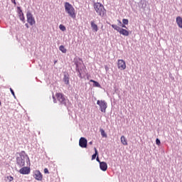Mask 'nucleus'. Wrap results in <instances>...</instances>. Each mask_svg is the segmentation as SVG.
<instances>
[{
  "instance_id": "obj_3",
  "label": "nucleus",
  "mask_w": 182,
  "mask_h": 182,
  "mask_svg": "<svg viewBox=\"0 0 182 182\" xmlns=\"http://www.w3.org/2000/svg\"><path fill=\"white\" fill-rule=\"evenodd\" d=\"M94 8L100 16H105V15H106V9H105L103 4L100 3H95Z\"/></svg>"
},
{
  "instance_id": "obj_12",
  "label": "nucleus",
  "mask_w": 182,
  "mask_h": 182,
  "mask_svg": "<svg viewBox=\"0 0 182 182\" xmlns=\"http://www.w3.org/2000/svg\"><path fill=\"white\" fill-rule=\"evenodd\" d=\"M82 62L83 60L80 58H74V63L75 65V68H80V65H82Z\"/></svg>"
},
{
  "instance_id": "obj_23",
  "label": "nucleus",
  "mask_w": 182,
  "mask_h": 182,
  "mask_svg": "<svg viewBox=\"0 0 182 182\" xmlns=\"http://www.w3.org/2000/svg\"><path fill=\"white\" fill-rule=\"evenodd\" d=\"M59 29H60L62 32H65V31H66V26H65L63 24H60Z\"/></svg>"
},
{
  "instance_id": "obj_16",
  "label": "nucleus",
  "mask_w": 182,
  "mask_h": 182,
  "mask_svg": "<svg viewBox=\"0 0 182 182\" xmlns=\"http://www.w3.org/2000/svg\"><path fill=\"white\" fill-rule=\"evenodd\" d=\"M94 150H95V154H93L92 155L91 160H95L97 159V156H99V151H97V149H96V147H95Z\"/></svg>"
},
{
  "instance_id": "obj_41",
  "label": "nucleus",
  "mask_w": 182,
  "mask_h": 182,
  "mask_svg": "<svg viewBox=\"0 0 182 182\" xmlns=\"http://www.w3.org/2000/svg\"><path fill=\"white\" fill-rule=\"evenodd\" d=\"M88 144H90V146H92V144H93V141H90L89 143H88Z\"/></svg>"
},
{
  "instance_id": "obj_11",
  "label": "nucleus",
  "mask_w": 182,
  "mask_h": 182,
  "mask_svg": "<svg viewBox=\"0 0 182 182\" xmlns=\"http://www.w3.org/2000/svg\"><path fill=\"white\" fill-rule=\"evenodd\" d=\"M26 17H27V21L29 23H35V18L33 17V15H32L31 12L29 11L27 12Z\"/></svg>"
},
{
  "instance_id": "obj_10",
  "label": "nucleus",
  "mask_w": 182,
  "mask_h": 182,
  "mask_svg": "<svg viewBox=\"0 0 182 182\" xmlns=\"http://www.w3.org/2000/svg\"><path fill=\"white\" fill-rule=\"evenodd\" d=\"M16 164L21 168L25 166V158L16 157Z\"/></svg>"
},
{
  "instance_id": "obj_35",
  "label": "nucleus",
  "mask_w": 182,
  "mask_h": 182,
  "mask_svg": "<svg viewBox=\"0 0 182 182\" xmlns=\"http://www.w3.org/2000/svg\"><path fill=\"white\" fill-rule=\"evenodd\" d=\"M53 103H58V100H56V97L53 95Z\"/></svg>"
},
{
  "instance_id": "obj_2",
  "label": "nucleus",
  "mask_w": 182,
  "mask_h": 182,
  "mask_svg": "<svg viewBox=\"0 0 182 182\" xmlns=\"http://www.w3.org/2000/svg\"><path fill=\"white\" fill-rule=\"evenodd\" d=\"M65 12L68 14L70 18H73V19H75V18H76V10H75L73 6H72V4H70L69 2L65 3Z\"/></svg>"
},
{
  "instance_id": "obj_13",
  "label": "nucleus",
  "mask_w": 182,
  "mask_h": 182,
  "mask_svg": "<svg viewBox=\"0 0 182 182\" xmlns=\"http://www.w3.org/2000/svg\"><path fill=\"white\" fill-rule=\"evenodd\" d=\"M100 168L102 171H106L107 170V163L105 161L100 162Z\"/></svg>"
},
{
  "instance_id": "obj_32",
  "label": "nucleus",
  "mask_w": 182,
  "mask_h": 182,
  "mask_svg": "<svg viewBox=\"0 0 182 182\" xmlns=\"http://www.w3.org/2000/svg\"><path fill=\"white\" fill-rule=\"evenodd\" d=\"M44 173L45 174H49V169H48V168H44Z\"/></svg>"
},
{
  "instance_id": "obj_31",
  "label": "nucleus",
  "mask_w": 182,
  "mask_h": 182,
  "mask_svg": "<svg viewBox=\"0 0 182 182\" xmlns=\"http://www.w3.org/2000/svg\"><path fill=\"white\" fill-rule=\"evenodd\" d=\"M75 70L77 72V73H79V72L82 70V68H80V67H75Z\"/></svg>"
},
{
  "instance_id": "obj_37",
  "label": "nucleus",
  "mask_w": 182,
  "mask_h": 182,
  "mask_svg": "<svg viewBox=\"0 0 182 182\" xmlns=\"http://www.w3.org/2000/svg\"><path fill=\"white\" fill-rule=\"evenodd\" d=\"M27 28H29V23L25 24ZM31 26H33V23H30Z\"/></svg>"
},
{
  "instance_id": "obj_38",
  "label": "nucleus",
  "mask_w": 182,
  "mask_h": 182,
  "mask_svg": "<svg viewBox=\"0 0 182 182\" xmlns=\"http://www.w3.org/2000/svg\"><path fill=\"white\" fill-rule=\"evenodd\" d=\"M105 69L106 72L109 71V66L105 65Z\"/></svg>"
},
{
  "instance_id": "obj_26",
  "label": "nucleus",
  "mask_w": 182,
  "mask_h": 182,
  "mask_svg": "<svg viewBox=\"0 0 182 182\" xmlns=\"http://www.w3.org/2000/svg\"><path fill=\"white\" fill-rule=\"evenodd\" d=\"M10 92H11L12 96H14V99H16V95H15V91H14V89L10 87Z\"/></svg>"
},
{
  "instance_id": "obj_29",
  "label": "nucleus",
  "mask_w": 182,
  "mask_h": 182,
  "mask_svg": "<svg viewBox=\"0 0 182 182\" xmlns=\"http://www.w3.org/2000/svg\"><path fill=\"white\" fill-rule=\"evenodd\" d=\"M6 178L7 180H9V182L14 181V178H13V176H7L6 177Z\"/></svg>"
},
{
  "instance_id": "obj_17",
  "label": "nucleus",
  "mask_w": 182,
  "mask_h": 182,
  "mask_svg": "<svg viewBox=\"0 0 182 182\" xmlns=\"http://www.w3.org/2000/svg\"><path fill=\"white\" fill-rule=\"evenodd\" d=\"M121 143L124 145V146H127V139H126V137L124 136H121Z\"/></svg>"
},
{
  "instance_id": "obj_6",
  "label": "nucleus",
  "mask_w": 182,
  "mask_h": 182,
  "mask_svg": "<svg viewBox=\"0 0 182 182\" xmlns=\"http://www.w3.org/2000/svg\"><path fill=\"white\" fill-rule=\"evenodd\" d=\"M79 146L82 149L87 148V139L83 136H82L79 140Z\"/></svg>"
},
{
  "instance_id": "obj_24",
  "label": "nucleus",
  "mask_w": 182,
  "mask_h": 182,
  "mask_svg": "<svg viewBox=\"0 0 182 182\" xmlns=\"http://www.w3.org/2000/svg\"><path fill=\"white\" fill-rule=\"evenodd\" d=\"M17 9H18L19 16H23V13L22 12V10L21 9V7H17Z\"/></svg>"
},
{
  "instance_id": "obj_1",
  "label": "nucleus",
  "mask_w": 182,
  "mask_h": 182,
  "mask_svg": "<svg viewBox=\"0 0 182 182\" xmlns=\"http://www.w3.org/2000/svg\"><path fill=\"white\" fill-rule=\"evenodd\" d=\"M55 97L58 100V102H60V105H62L63 106H65V107H68L69 100L68 99V97L65 95V94L62 92H56L55 93Z\"/></svg>"
},
{
  "instance_id": "obj_42",
  "label": "nucleus",
  "mask_w": 182,
  "mask_h": 182,
  "mask_svg": "<svg viewBox=\"0 0 182 182\" xmlns=\"http://www.w3.org/2000/svg\"><path fill=\"white\" fill-rule=\"evenodd\" d=\"M56 63H58V60L54 61V65H56Z\"/></svg>"
},
{
  "instance_id": "obj_7",
  "label": "nucleus",
  "mask_w": 182,
  "mask_h": 182,
  "mask_svg": "<svg viewBox=\"0 0 182 182\" xmlns=\"http://www.w3.org/2000/svg\"><path fill=\"white\" fill-rule=\"evenodd\" d=\"M18 173L23 175L31 174V167L22 166L21 168L18 171Z\"/></svg>"
},
{
  "instance_id": "obj_21",
  "label": "nucleus",
  "mask_w": 182,
  "mask_h": 182,
  "mask_svg": "<svg viewBox=\"0 0 182 182\" xmlns=\"http://www.w3.org/2000/svg\"><path fill=\"white\" fill-rule=\"evenodd\" d=\"M19 156L21 159H25L26 157V152L25 151H21L20 153L18 154Z\"/></svg>"
},
{
  "instance_id": "obj_22",
  "label": "nucleus",
  "mask_w": 182,
  "mask_h": 182,
  "mask_svg": "<svg viewBox=\"0 0 182 182\" xmlns=\"http://www.w3.org/2000/svg\"><path fill=\"white\" fill-rule=\"evenodd\" d=\"M112 28H113V29H114L115 31H117V32H119L121 29L122 27H119L116 24H112L111 25Z\"/></svg>"
},
{
  "instance_id": "obj_28",
  "label": "nucleus",
  "mask_w": 182,
  "mask_h": 182,
  "mask_svg": "<svg viewBox=\"0 0 182 182\" xmlns=\"http://www.w3.org/2000/svg\"><path fill=\"white\" fill-rule=\"evenodd\" d=\"M160 144H161V141H160V139L156 138V146H160Z\"/></svg>"
},
{
  "instance_id": "obj_19",
  "label": "nucleus",
  "mask_w": 182,
  "mask_h": 182,
  "mask_svg": "<svg viewBox=\"0 0 182 182\" xmlns=\"http://www.w3.org/2000/svg\"><path fill=\"white\" fill-rule=\"evenodd\" d=\"M100 133H101L102 137H105V139H107V134L106 133V132L105 131V129L100 128Z\"/></svg>"
},
{
  "instance_id": "obj_25",
  "label": "nucleus",
  "mask_w": 182,
  "mask_h": 182,
  "mask_svg": "<svg viewBox=\"0 0 182 182\" xmlns=\"http://www.w3.org/2000/svg\"><path fill=\"white\" fill-rule=\"evenodd\" d=\"M176 23H182V18L180 16H178L176 18Z\"/></svg>"
},
{
  "instance_id": "obj_8",
  "label": "nucleus",
  "mask_w": 182,
  "mask_h": 182,
  "mask_svg": "<svg viewBox=\"0 0 182 182\" xmlns=\"http://www.w3.org/2000/svg\"><path fill=\"white\" fill-rule=\"evenodd\" d=\"M117 66L120 70H124L126 69V62L124 60H118Z\"/></svg>"
},
{
  "instance_id": "obj_18",
  "label": "nucleus",
  "mask_w": 182,
  "mask_h": 182,
  "mask_svg": "<svg viewBox=\"0 0 182 182\" xmlns=\"http://www.w3.org/2000/svg\"><path fill=\"white\" fill-rule=\"evenodd\" d=\"M91 28L94 32H97L99 31V27H97V23H91Z\"/></svg>"
},
{
  "instance_id": "obj_33",
  "label": "nucleus",
  "mask_w": 182,
  "mask_h": 182,
  "mask_svg": "<svg viewBox=\"0 0 182 182\" xmlns=\"http://www.w3.org/2000/svg\"><path fill=\"white\" fill-rule=\"evenodd\" d=\"M96 161L99 163V164H100V163H102V161H100V159H99V156H97Z\"/></svg>"
},
{
  "instance_id": "obj_20",
  "label": "nucleus",
  "mask_w": 182,
  "mask_h": 182,
  "mask_svg": "<svg viewBox=\"0 0 182 182\" xmlns=\"http://www.w3.org/2000/svg\"><path fill=\"white\" fill-rule=\"evenodd\" d=\"M59 50H60L62 53H66V52H68V50L65 48V46L63 45L59 46Z\"/></svg>"
},
{
  "instance_id": "obj_9",
  "label": "nucleus",
  "mask_w": 182,
  "mask_h": 182,
  "mask_svg": "<svg viewBox=\"0 0 182 182\" xmlns=\"http://www.w3.org/2000/svg\"><path fill=\"white\" fill-rule=\"evenodd\" d=\"M70 75H69V73H64V77L63 78V82H64L65 85H67V86H69V85H70Z\"/></svg>"
},
{
  "instance_id": "obj_15",
  "label": "nucleus",
  "mask_w": 182,
  "mask_h": 182,
  "mask_svg": "<svg viewBox=\"0 0 182 182\" xmlns=\"http://www.w3.org/2000/svg\"><path fill=\"white\" fill-rule=\"evenodd\" d=\"M90 82L92 84V86L94 87H100V89H102V85H100V83H99V82L95 80H90Z\"/></svg>"
},
{
  "instance_id": "obj_27",
  "label": "nucleus",
  "mask_w": 182,
  "mask_h": 182,
  "mask_svg": "<svg viewBox=\"0 0 182 182\" xmlns=\"http://www.w3.org/2000/svg\"><path fill=\"white\" fill-rule=\"evenodd\" d=\"M26 157L27 158L26 159L27 164H28V166H31V159H29V156H28V154H26Z\"/></svg>"
},
{
  "instance_id": "obj_4",
  "label": "nucleus",
  "mask_w": 182,
  "mask_h": 182,
  "mask_svg": "<svg viewBox=\"0 0 182 182\" xmlns=\"http://www.w3.org/2000/svg\"><path fill=\"white\" fill-rule=\"evenodd\" d=\"M97 105L100 107V110L102 113H106V109H107V102L104 100H98Z\"/></svg>"
},
{
  "instance_id": "obj_30",
  "label": "nucleus",
  "mask_w": 182,
  "mask_h": 182,
  "mask_svg": "<svg viewBox=\"0 0 182 182\" xmlns=\"http://www.w3.org/2000/svg\"><path fill=\"white\" fill-rule=\"evenodd\" d=\"M126 25H127V23H121L120 26L121 28H124L125 29H127V26H126Z\"/></svg>"
},
{
  "instance_id": "obj_39",
  "label": "nucleus",
  "mask_w": 182,
  "mask_h": 182,
  "mask_svg": "<svg viewBox=\"0 0 182 182\" xmlns=\"http://www.w3.org/2000/svg\"><path fill=\"white\" fill-rule=\"evenodd\" d=\"M11 1L13 4H14V5H16V0H11Z\"/></svg>"
},
{
  "instance_id": "obj_14",
  "label": "nucleus",
  "mask_w": 182,
  "mask_h": 182,
  "mask_svg": "<svg viewBox=\"0 0 182 182\" xmlns=\"http://www.w3.org/2000/svg\"><path fill=\"white\" fill-rule=\"evenodd\" d=\"M118 32L120 35H123V36H129V35H130V33H129V31H127L123 28H121L119 29V31H118Z\"/></svg>"
},
{
  "instance_id": "obj_40",
  "label": "nucleus",
  "mask_w": 182,
  "mask_h": 182,
  "mask_svg": "<svg viewBox=\"0 0 182 182\" xmlns=\"http://www.w3.org/2000/svg\"><path fill=\"white\" fill-rule=\"evenodd\" d=\"M178 28H181V29H182V23H178Z\"/></svg>"
},
{
  "instance_id": "obj_36",
  "label": "nucleus",
  "mask_w": 182,
  "mask_h": 182,
  "mask_svg": "<svg viewBox=\"0 0 182 182\" xmlns=\"http://www.w3.org/2000/svg\"><path fill=\"white\" fill-rule=\"evenodd\" d=\"M77 76L81 79H83V77H82V72H79Z\"/></svg>"
},
{
  "instance_id": "obj_34",
  "label": "nucleus",
  "mask_w": 182,
  "mask_h": 182,
  "mask_svg": "<svg viewBox=\"0 0 182 182\" xmlns=\"http://www.w3.org/2000/svg\"><path fill=\"white\" fill-rule=\"evenodd\" d=\"M122 23H129V20H127V19H123V20H122Z\"/></svg>"
},
{
  "instance_id": "obj_5",
  "label": "nucleus",
  "mask_w": 182,
  "mask_h": 182,
  "mask_svg": "<svg viewBox=\"0 0 182 182\" xmlns=\"http://www.w3.org/2000/svg\"><path fill=\"white\" fill-rule=\"evenodd\" d=\"M33 177H34L35 180L37 181H42V180H43V175L39 170H35L33 171Z\"/></svg>"
}]
</instances>
